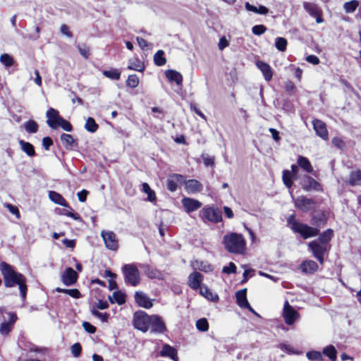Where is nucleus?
Instances as JSON below:
<instances>
[{"mask_svg":"<svg viewBox=\"0 0 361 361\" xmlns=\"http://www.w3.org/2000/svg\"><path fill=\"white\" fill-rule=\"evenodd\" d=\"M5 207L8 209V211L11 214H14L18 219L20 218V215L18 207L9 203L6 204Z\"/></svg>","mask_w":361,"mask_h":361,"instance_id":"59","label":"nucleus"},{"mask_svg":"<svg viewBox=\"0 0 361 361\" xmlns=\"http://www.w3.org/2000/svg\"><path fill=\"white\" fill-rule=\"evenodd\" d=\"M275 47L280 51H284L287 47V40L284 37H276Z\"/></svg>","mask_w":361,"mask_h":361,"instance_id":"48","label":"nucleus"},{"mask_svg":"<svg viewBox=\"0 0 361 361\" xmlns=\"http://www.w3.org/2000/svg\"><path fill=\"white\" fill-rule=\"evenodd\" d=\"M308 247L312 251L314 257L322 264L324 263V256L329 252L330 245H326L319 241L312 240L309 243Z\"/></svg>","mask_w":361,"mask_h":361,"instance_id":"7","label":"nucleus"},{"mask_svg":"<svg viewBox=\"0 0 361 361\" xmlns=\"http://www.w3.org/2000/svg\"><path fill=\"white\" fill-rule=\"evenodd\" d=\"M279 348L281 350L283 351H285L288 354H296V355H299L301 353L300 352H298V351H296V350H294L293 349V348L289 345H286L285 343H281L279 345Z\"/></svg>","mask_w":361,"mask_h":361,"instance_id":"57","label":"nucleus"},{"mask_svg":"<svg viewBox=\"0 0 361 361\" xmlns=\"http://www.w3.org/2000/svg\"><path fill=\"white\" fill-rule=\"evenodd\" d=\"M59 126L61 127L64 130L67 132H71L73 130L72 125L62 117L59 122Z\"/></svg>","mask_w":361,"mask_h":361,"instance_id":"54","label":"nucleus"},{"mask_svg":"<svg viewBox=\"0 0 361 361\" xmlns=\"http://www.w3.org/2000/svg\"><path fill=\"white\" fill-rule=\"evenodd\" d=\"M25 130L29 133H35L38 130V124L33 120H30L24 124Z\"/></svg>","mask_w":361,"mask_h":361,"instance_id":"44","label":"nucleus"},{"mask_svg":"<svg viewBox=\"0 0 361 361\" xmlns=\"http://www.w3.org/2000/svg\"><path fill=\"white\" fill-rule=\"evenodd\" d=\"M159 354L161 357H169L172 360L177 361V351L174 348L169 344H164L163 345Z\"/></svg>","mask_w":361,"mask_h":361,"instance_id":"25","label":"nucleus"},{"mask_svg":"<svg viewBox=\"0 0 361 361\" xmlns=\"http://www.w3.org/2000/svg\"><path fill=\"white\" fill-rule=\"evenodd\" d=\"M190 109L194 111L197 115L200 116L202 118H203L204 121H207L206 116L200 110L197 109V107L194 104H190Z\"/></svg>","mask_w":361,"mask_h":361,"instance_id":"63","label":"nucleus"},{"mask_svg":"<svg viewBox=\"0 0 361 361\" xmlns=\"http://www.w3.org/2000/svg\"><path fill=\"white\" fill-rule=\"evenodd\" d=\"M99 128V126L96 123L94 119L92 117H89L86 120V123L85 124V128L90 133H95Z\"/></svg>","mask_w":361,"mask_h":361,"instance_id":"40","label":"nucleus"},{"mask_svg":"<svg viewBox=\"0 0 361 361\" xmlns=\"http://www.w3.org/2000/svg\"><path fill=\"white\" fill-rule=\"evenodd\" d=\"M223 244L225 249L230 253L243 254L246 243L241 234L231 233L224 236Z\"/></svg>","mask_w":361,"mask_h":361,"instance_id":"2","label":"nucleus"},{"mask_svg":"<svg viewBox=\"0 0 361 361\" xmlns=\"http://www.w3.org/2000/svg\"><path fill=\"white\" fill-rule=\"evenodd\" d=\"M306 357L310 361H324L323 355L321 352L317 350H310L306 353Z\"/></svg>","mask_w":361,"mask_h":361,"instance_id":"41","label":"nucleus"},{"mask_svg":"<svg viewBox=\"0 0 361 361\" xmlns=\"http://www.w3.org/2000/svg\"><path fill=\"white\" fill-rule=\"evenodd\" d=\"M236 302L238 306L243 309L249 307V302L247 299V289L244 288L235 293Z\"/></svg>","mask_w":361,"mask_h":361,"instance_id":"24","label":"nucleus"},{"mask_svg":"<svg viewBox=\"0 0 361 361\" xmlns=\"http://www.w3.org/2000/svg\"><path fill=\"white\" fill-rule=\"evenodd\" d=\"M267 31V27L264 25H257L252 27V32L255 35L260 36Z\"/></svg>","mask_w":361,"mask_h":361,"instance_id":"53","label":"nucleus"},{"mask_svg":"<svg viewBox=\"0 0 361 361\" xmlns=\"http://www.w3.org/2000/svg\"><path fill=\"white\" fill-rule=\"evenodd\" d=\"M287 224L295 233L300 234L304 239L316 236L319 232V229L316 228L298 221L294 214H291L288 217Z\"/></svg>","mask_w":361,"mask_h":361,"instance_id":"3","label":"nucleus"},{"mask_svg":"<svg viewBox=\"0 0 361 361\" xmlns=\"http://www.w3.org/2000/svg\"><path fill=\"white\" fill-rule=\"evenodd\" d=\"M0 271L3 275L4 286L7 288L18 286L21 298L25 300L27 291L25 277L5 262L0 263Z\"/></svg>","mask_w":361,"mask_h":361,"instance_id":"1","label":"nucleus"},{"mask_svg":"<svg viewBox=\"0 0 361 361\" xmlns=\"http://www.w3.org/2000/svg\"><path fill=\"white\" fill-rule=\"evenodd\" d=\"M181 203L188 214L197 210L202 205V202L199 200L190 197H183L181 200Z\"/></svg>","mask_w":361,"mask_h":361,"instance_id":"13","label":"nucleus"},{"mask_svg":"<svg viewBox=\"0 0 361 361\" xmlns=\"http://www.w3.org/2000/svg\"><path fill=\"white\" fill-rule=\"evenodd\" d=\"M196 327L200 331H207L209 329V324L205 318H202L196 322Z\"/></svg>","mask_w":361,"mask_h":361,"instance_id":"50","label":"nucleus"},{"mask_svg":"<svg viewBox=\"0 0 361 361\" xmlns=\"http://www.w3.org/2000/svg\"><path fill=\"white\" fill-rule=\"evenodd\" d=\"M302 271L305 274H313L318 269V264L313 260L304 261L301 266Z\"/></svg>","mask_w":361,"mask_h":361,"instance_id":"27","label":"nucleus"},{"mask_svg":"<svg viewBox=\"0 0 361 361\" xmlns=\"http://www.w3.org/2000/svg\"><path fill=\"white\" fill-rule=\"evenodd\" d=\"M200 219L206 223H219L222 220L221 212L213 207H204L200 212Z\"/></svg>","mask_w":361,"mask_h":361,"instance_id":"6","label":"nucleus"},{"mask_svg":"<svg viewBox=\"0 0 361 361\" xmlns=\"http://www.w3.org/2000/svg\"><path fill=\"white\" fill-rule=\"evenodd\" d=\"M185 182V177L180 174H172L169 176L166 181L167 189L171 192L177 190L178 184Z\"/></svg>","mask_w":361,"mask_h":361,"instance_id":"18","label":"nucleus"},{"mask_svg":"<svg viewBox=\"0 0 361 361\" xmlns=\"http://www.w3.org/2000/svg\"><path fill=\"white\" fill-rule=\"evenodd\" d=\"M292 176L291 173L288 170H285L283 172V181L285 185L290 188L292 186L293 181H292Z\"/></svg>","mask_w":361,"mask_h":361,"instance_id":"49","label":"nucleus"},{"mask_svg":"<svg viewBox=\"0 0 361 361\" xmlns=\"http://www.w3.org/2000/svg\"><path fill=\"white\" fill-rule=\"evenodd\" d=\"M135 300L138 306L145 309H149L153 306V300L150 299L146 293L142 291H136Z\"/></svg>","mask_w":361,"mask_h":361,"instance_id":"14","label":"nucleus"},{"mask_svg":"<svg viewBox=\"0 0 361 361\" xmlns=\"http://www.w3.org/2000/svg\"><path fill=\"white\" fill-rule=\"evenodd\" d=\"M333 145L338 149H343L345 147L344 142L339 137H334L331 140Z\"/></svg>","mask_w":361,"mask_h":361,"instance_id":"61","label":"nucleus"},{"mask_svg":"<svg viewBox=\"0 0 361 361\" xmlns=\"http://www.w3.org/2000/svg\"><path fill=\"white\" fill-rule=\"evenodd\" d=\"M203 276L197 271H193L188 276V286L193 290H197L202 287Z\"/></svg>","mask_w":361,"mask_h":361,"instance_id":"20","label":"nucleus"},{"mask_svg":"<svg viewBox=\"0 0 361 361\" xmlns=\"http://www.w3.org/2000/svg\"><path fill=\"white\" fill-rule=\"evenodd\" d=\"M91 312L92 314L97 317V318L100 319L102 322H107V319H108V317H109V314L107 313H102V312H99L96 308L95 307H93L92 309L91 310Z\"/></svg>","mask_w":361,"mask_h":361,"instance_id":"52","label":"nucleus"},{"mask_svg":"<svg viewBox=\"0 0 361 361\" xmlns=\"http://www.w3.org/2000/svg\"><path fill=\"white\" fill-rule=\"evenodd\" d=\"M122 272L126 284L135 287L140 283V272L135 264H127L123 265Z\"/></svg>","mask_w":361,"mask_h":361,"instance_id":"4","label":"nucleus"},{"mask_svg":"<svg viewBox=\"0 0 361 361\" xmlns=\"http://www.w3.org/2000/svg\"><path fill=\"white\" fill-rule=\"evenodd\" d=\"M304 8L312 16H316L320 12L318 6L312 3H304Z\"/></svg>","mask_w":361,"mask_h":361,"instance_id":"42","label":"nucleus"},{"mask_svg":"<svg viewBox=\"0 0 361 361\" xmlns=\"http://www.w3.org/2000/svg\"><path fill=\"white\" fill-rule=\"evenodd\" d=\"M139 267L142 269L144 274L151 279H163L162 273L156 268H153L147 264H139Z\"/></svg>","mask_w":361,"mask_h":361,"instance_id":"15","label":"nucleus"},{"mask_svg":"<svg viewBox=\"0 0 361 361\" xmlns=\"http://www.w3.org/2000/svg\"><path fill=\"white\" fill-rule=\"evenodd\" d=\"M333 237V231L331 229H327L326 231H324L322 233L320 234L318 239L315 240L316 241H319L321 243L326 245H330L329 244V241L331 240Z\"/></svg>","mask_w":361,"mask_h":361,"instance_id":"37","label":"nucleus"},{"mask_svg":"<svg viewBox=\"0 0 361 361\" xmlns=\"http://www.w3.org/2000/svg\"><path fill=\"white\" fill-rule=\"evenodd\" d=\"M49 197L54 203L63 207H67V202L66 200L59 193L55 191H49Z\"/></svg>","mask_w":361,"mask_h":361,"instance_id":"35","label":"nucleus"},{"mask_svg":"<svg viewBox=\"0 0 361 361\" xmlns=\"http://www.w3.org/2000/svg\"><path fill=\"white\" fill-rule=\"evenodd\" d=\"M302 188L306 191L316 190L321 191L322 190V185L310 176L305 175L302 180Z\"/></svg>","mask_w":361,"mask_h":361,"instance_id":"11","label":"nucleus"},{"mask_svg":"<svg viewBox=\"0 0 361 361\" xmlns=\"http://www.w3.org/2000/svg\"><path fill=\"white\" fill-rule=\"evenodd\" d=\"M164 52L162 50H159L154 56V61L157 66H161L166 63V59L164 56Z\"/></svg>","mask_w":361,"mask_h":361,"instance_id":"43","label":"nucleus"},{"mask_svg":"<svg viewBox=\"0 0 361 361\" xmlns=\"http://www.w3.org/2000/svg\"><path fill=\"white\" fill-rule=\"evenodd\" d=\"M46 115L47 117V125L53 129L57 128L59 127V122L61 118V116L59 115V111L53 108H50L47 111Z\"/></svg>","mask_w":361,"mask_h":361,"instance_id":"17","label":"nucleus"},{"mask_svg":"<svg viewBox=\"0 0 361 361\" xmlns=\"http://www.w3.org/2000/svg\"><path fill=\"white\" fill-rule=\"evenodd\" d=\"M306 61L313 65H317L319 63V59L315 55H309L306 57Z\"/></svg>","mask_w":361,"mask_h":361,"instance_id":"64","label":"nucleus"},{"mask_svg":"<svg viewBox=\"0 0 361 361\" xmlns=\"http://www.w3.org/2000/svg\"><path fill=\"white\" fill-rule=\"evenodd\" d=\"M357 6L358 1L356 0H353L350 1L345 2L343 5V8L346 13H350L354 12Z\"/></svg>","mask_w":361,"mask_h":361,"instance_id":"47","label":"nucleus"},{"mask_svg":"<svg viewBox=\"0 0 361 361\" xmlns=\"http://www.w3.org/2000/svg\"><path fill=\"white\" fill-rule=\"evenodd\" d=\"M109 300L111 303L116 302L121 305L126 302V295L121 292L116 291L113 293L112 296L109 297Z\"/></svg>","mask_w":361,"mask_h":361,"instance_id":"38","label":"nucleus"},{"mask_svg":"<svg viewBox=\"0 0 361 361\" xmlns=\"http://www.w3.org/2000/svg\"><path fill=\"white\" fill-rule=\"evenodd\" d=\"M53 145L52 139L49 137H45L42 139V145L46 150H49Z\"/></svg>","mask_w":361,"mask_h":361,"instance_id":"62","label":"nucleus"},{"mask_svg":"<svg viewBox=\"0 0 361 361\" xmlns=\"http://www.w3.org/2000/svg\"><path fill=\"white\" fill-rule=\"evenodd\" d=\"M128 68L129 70L142 72L145 69V66L142 61L138 59H132L128 61Z\"/></svg>","mask_w":361,"mask_h":361,"instance_id":"36","label":"nucleus"},{"mask_svg":"<svg viewBox=\"0 0 361 361\" xmlns=\"http://www.w3.org/2000/svg\"><path fill=\"white\" fill-rule=\"evenodd\" d=\"M348 183L351 186L361 185V170L351 171L349 174Z\"/></svg>","mask_w":361,"mask_h":361,"instance_id":"29","label":"nucleus"},{"mask_svg":"<svg viewBox=\"0 0 361 361\" xmlns=\"http://www.w3.org/2000/svg\"><path fill=\"white\" fill-rule=\"evenodd\" d=\"M103 75L111 80H118L120 78L121 73L115 68L106 70L103 71Z\"/></svg>","mask_w":361,"mask_h":361,"instance_id":"45","label":"nucleus"},{"mask_svg":"<svg viewBox=\"0 0 361 361\" xmlns=\"http://www.w3.org/2000/svg\"><path fill=\"white\" fill-rule=\"evenodd\" d=\"M185 190L189 194L200 192L203 189L202 184L197 180L190 179L185 181Z\"/></svg>","mask_w":361,"mask_h":361,"instance_id":"22","label":"nucleus"},{"mask_svg":"<svg viewBox=\"0 0 361 361\" xmlns=\"http://www.w3.org/2000/svg\"><path fill=\"white\" fill-rule=\"evenodd\" d=\"M82 327L87 332L90 334H94L96 331V327L87 322H84L82 323Z\"/></svg>","mask_w":361,"mask_h":361,"instance_id":"60","label":"nucleus"},{"mask_svg":"<svg viewBox=\"0 0 361 361\" xmlns=\"http://www.w3.org/2000/svg\"><path fill=\"white\" fill-rule=\"evenodd\" d=\"M200 293L205 298L212 302H218L219 300L218 295L213 293L206 286L200 287Z\"/></svg>","mask_w":361,"mask_h":361,"instance_id":"33","label":"nucleus"},{"mask_svg":"<svg viewBox=\"0 0 361 361\" xmlns=\"http://www.w3.org/2000/svg\"><path fill=\"white\" fill-rule=\"evenodd\" d=\"M78 277L77 272L73 268L68 267L61 276V281L66 286H72L77 281Z\"/></svg>","mask_w":361,"mask_h":361,"instance_id":"16","label":"nucleus"},{"mask_svg":"<svg viewBox=\"0 0 361 361\" xmlns=\"http://www.w3.org/2000/svg\"><path fill=\"white\" fill-rule=\"evenodd\" d=\"M134 327L143 332L149 329L150 316L143 311H138L133 316Z\"/></svg>","mask_w":361,"mask_h":361,"instance_id":"8","label":"nucleus"},{"mask_svg":"<svg viewBox=\"0 0 361 361\" xmlns=\"http://www.w3.org/2000/svg\"><path fill=\"white\" fill-rule=\"evenodd\" d=\"M283 317L287 325L292 326L299 319L300 314L288 301H286L283 309Z\"/></svg>","mask_w":361,"mask_h":361,"instance_id":"9","label":"nucleus"},{"mask_svg":"<svg viewBox=\"0 0 361 361\" xmlns=\"http://www.w3.org/2000/svg\"><path fill=\"white\" fill-rule=\"evenodd\" d=\"M101 236L107 249L116 251L118 248V240L116 235L111 231H102Z\"/></svg>","mask_w":361,"mask_h":361,"instance_id":"10","label":"nucleus"},{"mask_svg":"<svg viewBox=\"0 0 361 361\" xmlns=\"http://www.w3.org/2000/svg\"><path fill=\"white\" fill-rule=\"evenodd\" d=\"M322 354L327 357L330 361H336L337 359V350L333 345H329L324 348Z\"/></svg>","mask_w":361,"mask_h":361,"instance_id":"32","label":"nucleus"},{"mask_svg":"<svg viewBox=\"0 0 361 361\" xmlns=\"http://www.w3.org/2000/svg\"><path fill=\"white\" fill-rule=\"evenodd\" d=\"M18 143L20 146L21 149L29 157H33L35 155V151L33 145L28 142H25L23 140H20Z\"/></svg>","mask_w":361,"mask_h":361,"instance_id":"34","label":"nucleus"},{"mask_svg":"<svg viewBox=\"0 0 361 361\" xmlns=\"http://www.w3.org/2000/svg\"><path fill=\"white\" fill-rule=\"evenodd\" d=\"M297 164L303 171L307 173H312L313 167L309 159L305 157L299 156L297 160Z\"/></svg>","mask_w":361,"mask_h":361,"instance_id":"31","label":"nucleus"},{"mask_svg":"<svg viewBox=\"0 0 361 361\" xmlns=\"http://www.w3.org/2000/svg\"><path fill=\"white\" fill-rule=\"evenodd\" d=\"M295 205L300 210L307 212L313 207L314 201L312 199L305 196H300L295 200Z\"/></svg>","mask_w":361,"mask_h":361,"instance_id":"19","label":"nucleus"},{"mask_svg":"<svg viewBox=\"0 0 361 361\" xmlns=\"http://www.w3.org/2000/svg\"><path fill=\"white\" fill-rule=\"evenodd\" d=\"M192 267L194 269H198L207 273L213 271L212 266L207 262L195 260L192 262Z\"/></svg>","mask_w":361,"mask_h":361,"instance_id":"30","label":"nucleus"},{"mask_svg":"<svg viewBox=\"0 0 361 361\" xmlns=\"http://www.w3.org/2000/svg\"><path fill=\"white\" fill-rule=\"evenodd\" d=\"M0 62L6 68H9L14 64L13 57L8 54H3L0 56Z\"/></svg>","mask_w":361,"mask_h":361,"instance_id":"46","label":"nucleus"},{"mask_svg":"<svg viewBox=\"0 0 361 361\" xmlns=\"http://www.w3.org/2000/svg\"><path fill=\"white\" fill-rule=\"evenodd\" d=\"M142 190L147 195V201L153 202L156 200V194L153 190L151 189L148 183H144L142 185Z\"/></svg>","mask_w":361,"mask_h":361,"instance_id":"39","label":"nucleus"},{"mask_svg":"<svg viewBox=\"0 0 361 361\" xmlns=\"http://www.w3.org/2000/svg\"><path fill=\"white\" fill-rule=\"evenodd\" d=\"M127 86L135 88L139 85V78L135 74L130 75L126 81Z\"/></svg>","mask_w":361,"mask_h":361,"instance_id":"51","label":"nucleus"},{"mask_svg":"<svg viewBox=\"0 0 361 361\" xmlns=\"http://www.w3.org/2000/svg\"><path fill=\"white\" fill-rule=\"evenodd\" d=\"M80 54L85 58L87 59L90 56V47L85 44H79L78 46Z\"/></svg>","mask_w":361,"mask_h":361,"instance_id":"55","label":"nucleus"},{"mask_svg":"<svg viewBox=\"0 0 361 361\" xmlns=\"http://www.w3.org/2000/svg\"><path fill=\"white\" fill-rule=\"evenodd\" d=\"M256 64L257 68L262 71L264 79L267 81L271 80L273 76V73L270 66L262 61H258Z\"/></svg>","mask_w":361,"mask_h":361,"instance_id":"26","label":"nucleus"},{"mask_svg":"<svg viewBox=\"0 0 361 361\" xmlns=\"http://www.w3.org/2000/svg\"><path fill=\"white\" fill-rule=\"evenodd\" d=\"M71 353H72L73 355L75 357H78L81 353L82 348H81L80 344L78 343H74L71 346Z\"/></svg>","mask_w":361,"mask_h":361,"instance_id":"58","label":"nucleus"},{"mask_svg":"<svg viewBox=\"0 0 361 361\" xmlns=\"http://www.w3.org/2000/svg\"><path fill=\"white\" fill-rule=\"evenodd\" d=\"M166 78L171 82H175L177 85H181L183 82L182 75L175 70H167L165 72Z\"/></svg>","mask_w":361,"mask_h":361,"instance_id":"23","label":"nucleus"},{"mask_svg":"<svg viewBox=\"0 0 361 361\" xmlns=\"http://www.w3.org/2000/svg\"><path fill=\"white\" fill-rule=\"evenodd\" d=\"M0 316L2 323L0 326V333L3 336L8 335L13 328L17 320V315L13 312H8L4 307H0Z\"/></svg>","mask_w":361,"mask_h":361,"instance_id":"5","label":"nucleus"},{"mask_svg":"<svg viewBox=\"0 0 361 361\" xmlns=\"http://www.w3.org/2000/svg\"><path fill=\"white\" fill-rule=\"evenodd\" d=\"M149 329L153 333L162 334L166 331V326L161 317L151 315Z\"/></svg>","mask_w":361,"mask_h":361,"instance_id":"12","label":"nucleus"},{"mask_svg":"<svg viewBox=\"0 0 361 361\" xmlns=\"http://www.w3.org/2000/svg\"><path fill=\"white\" fill-rule=\"evenodd\" d=\"M61 140L66 149H72L78 146V142L70 134L63 133L61 135Z\"/></svg>","mask_w":361,"mask_h":361,"instance_id":"28","label":"nucleus"},{"mask_svg":"<svg viewBox=\"0 0 361 361\" xmlns=\"http://www.w3.org/2000/svg\"><path fill=\"white\" fill-rule=\"evenodd\" d=\"M236 266L233 262H230L228 266H225L222 269V272L226 274H235L236 272Z\"/></svg>","mask_w":361,"mask_h":361,"instance_id":"56","label":"nucleus"},{"mask_svg":"<svg viewBox=\"0 0 361 361\" xmlns=\"http://www.w3.org/2000/svg\"><path fill=\"white\" fill-rule=\"evenodd\" d=\"M316 134L324 140L328 139V131L326 125L320 120L315 119L312 122Z\"/></svg>","mask_w":361,"mask_h":361,"instance_id":"21","label":"nucleus"}]
</instances>
